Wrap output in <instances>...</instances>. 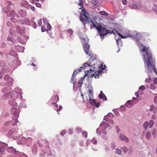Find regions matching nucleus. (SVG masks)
Masks as SVG:
<instances>
[{"mask_svg": "<svg viewBox=\"0 0 157 157\" xmlns=\"http://www.w3.org/2000/svg\"><path fill=\"white\" fill-rule=\"evenodd\" d=\"M82 2H80L78 5L80 6L81 7L79 8V9H81L82 12L80 13V15L79 16L80 20L82 22L84 26H86V24L88 23L90 24L91 22L93 25V26L94 27L98 30V31L100 29L101 27V25H99L98 24H95L93 21L90 20L89 19V14L85 10V8L83 7Z\"/></svg>", "mask_w": 157, "mask_h": 157, "instance_id": "f257e3e1", "label": "nucleus"}, {"mask_svg": "<svg viewBox=\"0 0 157 157\" xmlns=\"http://www.w3.org/2000/svg\"><path fill=\"white\" fill-rule=\"evenodd\" d=\"M16 98V96H15L13 92L12 91L5 94L4 96V98L5 99H9L10 98L14 100ZM10 104L11 105L13 106H17V105L14 100L10 101Z\"/></svg>", "mask_w": 157, "mask_h": 157, "instance_id": "f03ea898", "label": "nucleus"}, {"mask_svg": "<svg viewBox=\"0 0 157 157\" xmlns=\"http://www.w3.org/2000/svg\"><path fill=\"white\" fill-rule=\"evenodd\" d=\"M98 32L101 36V38L103 39L104 38V36L108 34V30L105 28L102 27L101 26Z\"/></svg>", "mask_w": 157, "mask_h": 157, "instance_id": "7ed1b4c3", "label": "nucleus"}, {"mask_svg": "<svg viewBox=\"0 0 157 157\" xmlns=\"http://www.w3.org/2000/svg\"><path fill=\"white\" fill-rule=\"evenodd\" d=\"M83 48L85 53L89 55L90 57H92L93 54L91 51L89 50L90 45L86 43L84 44L83 46Z\"/></svg>", "mask_w": 157, "mask_h": 157, "instance_id": "20e7f679", "label": "nucleus"}, {"mask_svg": "<svg viewBox=\"0 0 157 157\" xmlns=\"http://www.w3.org/2000/svg\"><path fill=\"white\" fill-rule=\"evenodd\" d=\"M10 16L11 17V19L13 18L14 19H16L19 18V16L18 15L17 13H15V11L13 10H12L10 11Z\"/></svg>", "mask_w": 157, "mask_h": 157, "instance_id": "39448f33", "label": "nucleus"}, {"mask_svg": "<svg viewBox=\"0 0 157 157\" xmlns=\"http://www.w3.org/2000/svg\"><path fill=\"white\" fill-rule=\"evenodd\" d=\"M119 137L121 140L124 141L128 143L129 141V139L122 134H120Z\"/></svg>", "mask_w": 157, "mask_h": 157, "instance_id": "423d86ee", "label": "nucleus"}, {"mask_svg": "<svg viewBox=\"0 0 157 157\" xmlns=\"http://www.w3.org/2000/svg\"><path fill=\"white\" fill-rule=\"evenodd\" d=\"M59 101V97L57 95H56L52 98L51 99L52 102L56 103Z\"/></svg>", "mask_w": 157, "mask_h": 157, "instance_id": "0eeeda50", "label": "nucleus"}, {"mask_svg": "<svg viewBox=\"0 0 157 157\" xmlns=\"http://www.w3.org/2000/svg\"><path fill=\"white\" fill-rule=\"evenodd\" d=\"M108 124L107 123L102 122L100 125V126L99 127V128L101 129V128H102L103 130L105 129L106 128V126H107Z\"/></svg>", "mask_w": 157, "mask_h": 157, "instance_id": "6e6552de", "label": "nucleus"}, {"mask_svg": "<svg viewBox=\"0 0 157 157\" xmlns=\"http://www.w3.org/2000/svg\"><path fill=\"white\" fill-rule=\"evenodd\" d=\"M96 61V59H93L91 60V59H90L89 61V66H90V67H91L93 65H95V62Z\"/></svg>", "mask_w": 157, "mask_h": 157, "instance_id": "1a4fd4ad", "label": "nucleus"}, {"mask_svg": "<svg viewBox=\"0 0 157 157\" xmlns=\"http://www.w3.org/2000/svg\"><path fill=\"white\" fill-rule=\"evenodd\" d=\"M101 72L102 71L101 70H98L95 72L93 74H92V75H93V76H94L95 78H99V75Z\"/></svg>", "mask_w": 157, "mask_h": 157, "instance_id": "9d476101", "label": "nucleus"}, {"mask_svg": "<svg viewBox=\"0 0 157 157\" xmlns=\"http://www.w3.org/2000/svg\"><path fill=\"white\" fill-rule=\"evenodd\" d=\"M26 11L25 10H21L18 12V13L22 17H25L26 15Z\"/></svg>", "mask_w": 157, "mask_h": 157, "instance_id": "9b49d317", "label": "nucleus"}, {"mask_svg": "<svg viewBox=\"0 0 157 157\" xmlns=\"http://www.w3.org/2000/svg\"><path fill=\"white\" fill-rule=\"evenodd\" d=\"M133 105V103L131 100L128 101L125 104L126 106L128 108L132 106Z\"/></svg>", "mask_w": 157, "mask_h": 157, "instance_id": "f8f14e48", "label": "nucleus"}, {"mask_svg": "<svg viewBox=\"0 0 157 157\" xmlns=\"http://www.w3.org/2000/svg\"><path fill=\"white\" fill-rule=\"evenodd\" d=\"M16 31L18 33H21L23 32V30L20 26H17L16 27Z\"/></svg>", "mask_w": 157, "mask_h": 157, "instance_id": "ddd939ff", "label": "nucleus"}, {"mask_svg": "<svg viewBox=\"0 0 157 157\" xmlns=\"http://www.w3.org/2000/svg\"><path fill=\"white\" fill-rule=\"evenodd\" d=\"M111 29V30H108V33H113L115 34V32H117V30L114 28Z\"/></svg>", "mask_w": 157, "mask_h": 157, "instance_id": "4468645a", "label": "nucleus"}, {"mask_svg": "<svg viewBox=\"0 0 157 157\" xmlns=\"http://www.w3.org/2000/svg\"><path fill=\"white\" fill-rule=\"evenodd\" d=\"M28 4V2L26 1H23L21 3V6L25 7H26Z\"/></svg>", "mask_w": 157, "mask_h": 157, "instance_id": "2eb2a0df", "label": "nucleus"}, {"mask_svg": "<svg viewBox=\"0 0 157 157\" xmlns=\"http://www.w3.org/2000/svg\"><path fill=\"white\" fill-rule=\"evenodd\" d=\"M151 133L149 132H147L146 134V138L147 139L149 140L151 139Z\"/></svg>", "mask_w": 157, "mask_h": 157, "instance_id": "dca6fc26", "label": "nucleus"}, {"mask_svg": "<svg viewBox=\"0 0 157 157\" xmlns=\"http://www.w3.org/2000/svg\"><path fill=\"white\" fill-rule=\"evenodd\" d=\"M15 132V129L14 128H13L10 130L8 132V134L10 135H11L13 134Z\"/></svg>", "mask_w": 157, "mask_h": 157, "instance_id": "f3484780", "label": "nucleus"}, {"mask_svg": "<svg viewBox=\"0 0 157 157\" xmlns=\"http://www.w3.org/2000/svg\"><path fill=\"white\" fill-rule=\"evenodd\" d=\"M115 33H116L119 36H121L122 38H125L128 37L130 36L129 35H128L127 36H123L120 33H118L117 31V32H115Z\"/></svg>", "mask_w": 157, "mask_h": 157, "instance_id": "a211bd4d", "label": "nucleus"}, {"mask_svg": "<svg viewBox=\"0 0 157 157\" xmlns=\"http://www.w3.org/2000/svg\"><path fill=\"white\" fill-rule=\"evenodd\" d=\"M155 109V106L153 105H151V106L150 109V110L151 111H152L154 110L153 112L154 113H156V111L155 110H154Z\"/></svg>", "mask_w": 157, "mask_h": 157, "instance_id": "6ab92c4d", "label": "nucleus"}, {"mask_svg": "<svg viewBox=\"0 0 157 157\" xmlns=\"http://www.w3.org/2000/svg\"><path fill=\"white\" fill-rule=\"evenodd\" d=\"M149 125V123L147 121H146L145 122L144 124H143V126L144 128L147 129V127Z\"/></svg>", "mask_w": 157, "mask_h": 157, "instance_id": "aec40b11", "label": "nucleus"}, {"mask_svg": "<svg viewBox=\"0 0 157 157\" xmlns=\"http://www.w3.org/2000/svg\"><path fill=\"white\" fill-rule=\"evenodd\" d=\"M91 2L94 5H96L98 3V0H91Z\"/></svg>", "mask_w": 157, "mask_h": 157, "instance_id": "412c9836", "label": "nucleus"}, {"mask_svg": "<svg viewBox=\"0 0 157 157\" xmlns=\"http://www.w3.org/2000/svg\"><path fill=\"white\" fill-rule=\"evenodd\" d=\"M3 11L5 13H7L9 11V7L7 6L4 7L3 8Z\"/></svg>", "mask_w": 157, "mask_h": 157, "instance_id": "4be33fe9", "label": "nucleus"}, {"mask_svg": "<svg viewBox=\"0 0 157 157\" xmlns=\"http://www.w3.org/2000/svg\"><path fill=\"white\" fill-rule=\"evenodd\" d=\"M102 96H105V95L103 93L102 91H101L100 92V94L98 95L99 98L100 99H101V98H102Z\"/></svg>", "mask_w": 157, "mask_h": 157, "instance_id": "5701e85b", "label": "nucleus"}, {"mask_svg": "<svg viewBox=\"0 0 157 157\" xmlns=\"http://www.w3.org/2000/svg\"><path fill=\"white\" fill-rule=\"evenodd\" d=\"M10 78V76L8 74H6L5 75L4 77V79L6 81H7Z\"/></svg>", "mask_w": 157, "mask_h": 157, "instance_id": "b1692460", "label": "nucleus"}, {"mask_svg": "<svg viewBox=\"0 0 157 157\" xmlns=\"http://www.w3.org/2000/svg\"><path fill=\"white\" fill-rule=\"evenodd\" d=\"M154 122L152 120L150 121L149 122V126L150 128H151L152 127V125L154 124Z\"/></svg>", "mask_w": 157, "mask_h": 157, "instance_id": "393cba45", "label": "nucleus"}, {"mask_svg": "<svg viewBox=\"0 0 157 157\" xmlns=\"http://www.w3.org/2000/svg\"><path fill=\"white\" fill-rule=\"evenodd\" d=\"M82 135L83 136L86 138L87 136V132H82Z\"/></svg>", "mask_w": 157, "mask_h": 157, "instance_id": "a878e982", "label": "nucleus"}, {"mask_svg": "<svg viewBox=\"0 0 157 157\" xmlns=\"http://www.w3.org/2000/svg\"><path fill=\"white\" fill-rule=\"evenodd\" d=\"M89 100L90 101V103L92 105H94L95 102V101L94 99L92 100L91 99V98H90Z\"/></svg>", "mask_w": 157, "mask_h": 157, "instance_id": "bb28decb", "label": "nucleus"}, {"mask_svg": "<svg viewBox=\"0 0 157 157\" xmlns=\"http://www.w3.org/2000/svg\"><path fill=\"white\" fill-rule=\"evenodd\" d=\"M116 153L120 155L121 154V150L120 149H119L117 148L116 149Z\"/></svg>", "mask_w": 157, "mask_h": 157, "instance_id": "cd10ccee", "label": "nucleus"}, {"mask_svg": "<svg viewBox=\"0 0 157 157\" xmlns=\"http://www.w3.org/2000/svg\"><path fill=\"white\" fill-rule=\"evenodd\" d=\"M100 13L103 15H108L107 13L104 11H101L100 12Z\"/></svg>", "mask_w": 157, "mask_h": 157, "instance_id": "c85d7f7f", "label": "nucleus"}, {"mask_svg": "<svg viewBox=\"0 0 157 157\" xmlns=\"http://www.w3.org/2000/svg\"><path fill=\"white\" fill-rule=\"evenodd\" d=\"M52 104H53L54 105L55 108L56 109V110H57V109L58 108V105L56 103L53 102L52 103Z\"/></svg>", "mask_w": 157, "mask_h": 157, "instance_id": "c756f323", "label": "nucleus"}, {"mask_svg": "<svg viewBox=\"0 0 157 157\" xmlns=\"http://www.w3.org/2000/svg\"><path fill=\"white\" fill-rule=\"evenodd\" d=\"M83 68V67H81L80 68V69L78 70H77L76 71V70H75L74 71V72H73V74H74L75 72L76 73H78L79 72H80L82 70V69Z\"/></svg>", "mask_w": 157, "mask_h": 157, "instance_id": "7c9ffc66", "label": "nucleus"}, {"mask_svg": "<svg viewBox=\"0 0 157 157\" xmlns=\"http://www.w3.org/2000/svg\"><path fill=\"white\" fill-rule=\"evenodd\" d=\"M122 149L124 151V152L125 153H126L128 151V149L127 148L125 147H124L122 148Z\"/></svg>", "mask_w": 157, "mask_h": 157, "instance_id": "2f4dec72", "label": "nucleus"}, {"mask_svg": "<svg viewBox=\"0 0 157 157\" xmlns=\"http://www.w3.org/2000/svg\"><path fill=\"white\" fill-rule=\"evenodd\" d=\"M48 30V29H46L45 27L44 26H42L41 27V31L43 32H44L45 31Z\"/></svg>", "mask_w": 157, "mask_h": 157, "instance_id": "473e14b6", "label": "nucleus"}, {"mask_svg": "<svg viewBox=\"0 0 157 157\" xmlns=\"http://www.w3.org/2000/svg\"><path fill=\"white\" fill-rule=\"evenodd\" d=\"M36 6L40 8L41 7V5L38 2H36L35 3Z\"/></svg>", "mask_w": 157, "mask_h": 157, "instance_id": "72a5a7b5", "label": "nucleus"}, {"mask_svg": "<svg viewBox=\"0 0 157 157\" xmlns=\"http://www.w3.org/2000/svg\"><path fill=\"white\" fill-rule=\"evenodd\" d=\"M63 109V107L61 105H59V107L58 109H57V111L58 113L59 114V112L61 110H62Z\"/></svg>", "mask_w": 157, "mask_h": 157, "instance_id": "f704fd0d", "label": "nucleus"}, {"mask_svg": "<svg viewBox=\"0 0 157 157\" xmlns=\"http://www.w3.org/2000/svg\"><path fill=\"white\" fill-rule=\"evenodd\" d=\"M94 105L96 107H98L100 105V103H96V102H95L94 104Z\"/></svg>", "mask_w": 157, "mask_h": 157, "instance_id": "c9c22d12", "label": "nucleus"}, {"mask_svg": "<svg viewBox=\"0 0 157 157\" xmlns=\"http://www.w3.org/2000/svg\"><path fill=\"white\" fill-rule=\"evenodd\" d=\"M9 34L11 36H12L13 34V29L11 28L10 29Z\"/></svg>", "mask_w": 157, "mask_h": 157, "instance_id": "e433bc0d", "label": "nucleus"}, {"mask_svg": "<svg viewBox=\"0 0 157 157\" xmlns=\"http://www.w3.org/2000/svg\"><path fill=\"white\" fill-rule=\"evenodd\" d=\"M38 25L40 26L42 25V20L41 19H40L38 21Z\"/></svg>", "mask_w": 157, "mask_h": 157, "instance_id": "4c0bfd02", "label": "nucleus"}, {"mask_svg": "<svg viewBox=\"0 0 157 157\" xmlns=\"http://www.w3.org/2000/svg\"><path fill=\"white\" fill-rule=\"evenodd\" d=\"M91 141L92 143L94 144H96L97 143V140L94 138L92 139L91 140Z\"/></svg>", "mask_w": 157, "mask_h": 157, "instance_id": "58836bf2", "label": "nucleus"}, {"mask_svg": "<svg viewBox=\"0 0 157 157\" xmlns=\"http://www.w3.org/2000/svg\"><path fill=\"white\" fill-rule=\"evenodd\" d=\"M120 108L121 110L122 111H124L125 110V107L124 106H121Z\"/></svg>", "mask_w": 157, "mask_h": 157, "instance_id": "ea45409f", "label": "nucleus"}, {"mask_svg": "<svg viewBox=\"0 0 157 157\" xmlns=\"http://www.w3.org/2000/svg\"><path fill=\"white\" fill-rule=\"evenodd\" d=\"M145 87L144 86H140L139 87V89H140V90H145Z\"/></svg>", "mask_w": 157, "mask_h": 157, "instance_id": "a19ab883", "label": "nucleus"}, {"mask_svg": "<svg viewBox=\"0 0 157 157\" xmlns=\"http://www.w3.org/2000/svg\"><path fill=\"white\" fill-rule=\"evenodd\" d=\"M145 81L147 82L150 83L151 82V80L149 78H146L145 79Z\"/></svg>", "mask_w": 157, "mask_h": 157, "instance_id": "79ce46f5", "label": "nucleus"}, {"mask_svg": "<svg viewBox=\"0 0 157 157\" xmlns=\"http://www.w3.org/2000/svg\"><path fill=\"white\" fill-rule=\"evenodd\" d=\"M12 40H13V38L12 37H11V36H9L8 38H7V40H9V41H10L12 42L13 41H12Z\"/></svg>", "mask_w": 157, "mask_h": 157, "instance_id": "37998d69", "label": "nucleus"}, {"mask_svg": "<svg viewBox=\"0 0 157 157\" xmlns=\"http://www.w3.org/2000/svg\"><path fill=\"white\" fill-rule=\"evenodd\" d=\"M18 121L17 120V119H15L14 120V122H13L12 124V125H15L16 123H17V121Z\"/></svg>", "mask_w": 157, "mask_h": 157, "instance_id": "c03bdc74", "label": "nucleus"}, {"mask_svg": "<svg viewBox=\"0 0 157 157\" xmlns=\"http://www.w3.org/2000/svg\"><path fill=\"white\" fill-rule=\"evenodd\" d=\"M127 2L126 0H122V3L124 5L127 4Z\"/></svg>", "mask_w": 157, "mask_h": 157, "instance_id": "a18cd8bd", "label": "nucleus"}, {"mask_svg": "<svg viewBox=\"0 0 157 157\" xmlns=\"http://www.w3.org/2000/svg\"><path fill=\"white\" fill-rule=\"evenodd\" d=\"M111 147L113 148H115L116 146L114 143L113 142L111 143Z\"/></svg>", "mask_w": 157, "mask_h": 157, "instance_id": "49530a36", "label": "nucleus"}, {"mask_svg": "<svg viewBox=\"0 0 157 157\" xmlns=\"http://www.w3.org/2000/svg\"><path fill=\"white\" fill-rule=\"evenodd\" d=\"M5 65V63L2 61H0V67H1L2 66H4Z\"/></svg>", "mask_w": 157, "mask_h": 157, "instance_id": "de8ad7c7", "label": "nucleus"}, {"mask_svg": "<svg viewBox=\"0 0 157 157\" xmlns=\"http://www.w3.org/2000/svg\"><path fill=\"white\" fill-rule=\"evenodd\" d=\"M154 102L155 103L157 104V95L155 96L154 98Z\"/></svg>", "mask_w": 157, "mask_h": 157, "instance_id": "09e8293b", "label": "nucleus"}, {"mask_svg": "<svg viewBox=\"0 0 157 157\" xmlns=\"http://www.w3.org/2000/svg\"><path fill=\"white\" fill-rule=\"evenodd\" d=\"M89 92L90 94V96H93V91H92V90H89Z\"/></svg>", "mask_w": 157, "mask_h": 157, "instance_id": "8fccbe9b", "label": "nucleus"}, {"mask_svg": "<svg viewBox=\"0 0 157 157\" xmlns=\"http://www.w3.org/2000/svg\"><path fill=\"white\" fill-rule=\"evenodd\" d=\"M153 82L155 84H157V78H155L154 79Z\"/></svg>", "mask_w": 157, "mask_h": 157, "instance_id": "3c124183", "label": "nucleus"}, {"mask_svg": "<svg viewBox=\"0 0 157 157\" xmlns=\"http://www.w3.org/2000/svg\"><path fill=\"white\" fill-rule=\"evenodd\" d=\"M102 98H101V99H102L103 100L106 101L107 100V98L105 95V96H102Z\"/></svg>", "mask_w": 157, "mask_h": 157, "instance_id": "603ef678", "label": "nucleus"}, {"mask_svg": "<svg viewBox=\"0 0 157 157\" xmlns=\"http://www.w3.org/2000/svg\"><path fill=\"white\" fill-rule=\"evenodd\" d=\"M152 134L153 135H154L156 133V130L155 129L152 130Z\"/></svg>", "mask_w": 157, "mask_h": 157, "instance_id": "864d4df0", "label": "nucleus"}, {"mask_svg": "<svg viewBox=\"0 0 157 157\" xmlns=\"http://www.w3.org/2000/svg\"><path fill=\"white\" fill-rule=\"evenodd\" d=\"M5 147H2L1 148V149H0L1 152H3L5 151Z\"/></svg>", "mask_w": 157, "mask_h": 157, "instance_id": "5fc2aeb1", "label": "nucleus"}, {"mask_svg": "<svg viewBox=\"0 0 157 157\" xmlns=\"http://www.w3.org/2000/svg\"><path fill=\"white\" fill-rule=\"evenodd\" d=\"M116 128L117 129V133H119L120 131V129L119 128L118 126H116Z\"/></svg>", "mask_w": 157, "mask_h": 157, "instance_id": "6e6d98bb", "label": "nucleus"}, {"mask_svg": "<svg viewBox=\"0 0 157 157\" xmlns=\"http://www.w3.org/2000/svg\"><path fill=\"white\" fill-rule=\"evenodd\" d=\"M93 71V70H92L91 69H89V71H85V73H86V71H87V75H88V73H89L90 71Z\"/></svg>", "mask_w": 157, "mask_h": 157, "instance_id": "4d7b16f0", "label": "nucleus"}, {"mask_svg": "<svg viewBox=\"0 0 157 157\" xmlns=\"http://www.w3.org/2000/svg\"><path fill=\"white\" fill-rule=\"evenodd\" d=\"M101 66L102 67V70L105 69L106 67V66L105 65L103 66L102 63L101 64Z\"/></svg>", "mask_w": 157, "mask_h": 157, "instance_id": "13d9d810", "label": "nucleus"}, {"mask_svg": "<svg viewBox=\"0 0 157 157\" xmlns=\"http://www.w3.org/2000/svg\"><path fill=\"white\" fill-rule=\"evenodd\" d=\"M3 74L2 72H1L0 71V78H2L3 77Z\"/></svg>", "mask_w": 157, "mask_h": 157, "instance_id": "bf43d9fd", "label": "nucleus"}, {"mask_svg": "<svg viewBox=\"0 0 157 157\" xmlns=\"http://www.w3.org/2000/svg\"><path fill=\"white\" fill-rule=\"evenodd\" d=\"M75 130L76 131L78 130V131H79L80 132H81L82 131L81 128H76Z\"/></svg>", "mask_w": 157, "mask_h": 157, "instance_id": "052dcab7", "label": "nucleus"}, {"mask_svg": "<svg viewBox=\"0 0 157 157\" xmlns=\"http://www.w3.org/2000/svg\"><path fill=\"white\" fill-rule=\"evenodd\" d=\"M11 123H12V121H9L7 122H6L5 124L6 125H8L9 124H11Z\"/></svg>", "mask_w": 157, "mask_h": 157, "instance_id": "680f3d73", "label": "nucleus"}, {"mask_svg": "<svg viewBox=\"0 0 157 157\" xmlns=\"http://www.w3.org/2000/svg\"><path fill=\"white\" fill-rule=\"evenodd\" d=\"M135 95L136 96V98H138L139 96V94L137 92H136L135 93Z\"/></svg>", "mask_w": 157, "mask_h": 157, "instance_id": "e2e57ef3", "label": "nucleus"}, {"mask_svg": "<svg viewBox=\"0 0 157 157\" xmlns=\"http://www.w3.org/2000/svg\"><path fill=\"white\" fill-rule=\"evenodd\" d=\"M74 78H72L71 79V82L74 83Z\"/></svg>", "mask_w": 157, "mask_h": 157, "instance_id": "0e129e2a", "label": "nucleus"}, {"mask_svg": "<svg viewBox=\"0 0 157 157\" xmlns=\"http://www.w3.org/2000/svg\"><path fill=\"white\" fill-rule=\"evenodd\" d=\"M31 10L33 11H34L35 10V8L34 6H31Z\"/></svg>", "mask_w": 157, "mask_h": 157, "instance_id": "69168bd1", "label": "nucleus"}, {"mask_svg": "<svg viewBox=\"0 0 157 157\" xmlns=\"http://www.w3.org/2000/svg\"><path fill=\"white\" fill-rule=\"evenodd\" d=\"M84 67H86L87 66H89V64L87 63H85L84 64Z\"/></svg>", "mask_w": 157, "mask_h": 157, "instance_id": "338daca9", "label": "nucleus"}, {"mask_svg": "<svg viewBox=\"0 0 157 157\" xmlns=\"http://www.w3.org/2000/svg\"><path fill=\"white\" fill-rule=\"evenodd\" d=\"M30 2L33 4L35 2L34 0H30Z\"/></svg>", "mask_w": 157, "mask_h": 157, "instance_id": "774afa93", "label": "nucleus"}]
</instances>
